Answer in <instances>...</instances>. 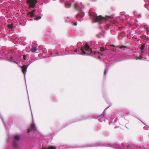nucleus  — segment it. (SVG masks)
<instances>
[{
	"label": "nucleus",
	"mask_w": 149,
	"mask_h": 149,
	"mask_svg": "<svg viewBox=\"0 0 149 149\" xmlns=\"http://www.w3.org/2000/svg\"><path fill=\"white\" fill-rule=\"evenodd\" d=\"M89 14L90 18L94 22H97L99 24H101L103 22L105 23L108 29L110 26H113V24L112 22L113 19V16H106L105 17H102L101 16H97L96 13L90 11Z\"/></svg>",
	"instance_id": "obj_1"
},
{
	"label": "nucleus",
	"mask_w": 149,
	"mask_h": 149,
	"mask_svg": "<svg viewBox=\"0 0 149 149\" xmlns=\"http://www.w3.org/2000/svg\"><path fill=\"white\" fill-rule=\"evenodd\" d=\"M74 6L75 9L80 12L77 15V19L78 21H81L83 19V17L85 15L84 13L82 11L84 6L80 2H77L75 4Z\"/></svg>",
	"instance_id": "obj_2"
},
{
	"label": "nucleus",
	"mask_w": 149,
	"mask_h": 149,
	"mask_svg": "<svg viewBox=\"0 0 149 149\" xmlns=\"http://www.w3.org/2000/svg\"><path fill=\"white\" fill-rule=\"evenodd\" d=\"M80 51L82 52L83 54L84 55H93L94 54L96 55H98L100 58V52H92V49L90 46L86 43V45L83 47H82L80 49Z\"/></svg>",
	"instance_id": "obj_3"
},
{
	"label": "nucleus",
	"mask_w": 149,
	"mask_h": 149,
	"mask_svg": "<svg viewBox=\"0 0 149 149\" xmlns=\"http://www.w3.org/2000/svg\"><path fill=\"white\" fill-rule=\"evenodd\" d=\"M19 136L18 135H15L14 137L12 146L15 149H21V147L22 145L19 142Z\"/></svg>",
	"instance_id": "obj_4"
},
{
	"label": "nucleus",
	"mask_w": 149,
	"mask_h": 149,
	"mask_svg": "<svg viewBox=\"0 0 149 149\" xmlns=\"http://www.w3.org/2000/svg\"><path fill=\"white\" fill-rule=\"evenodd\" d=\"M35 10H33L31 12H29L28 13V15L29 17H33L34 19H36L38 20L40 19L41 18L40 16H37V15L35 13Z\"/></svg>",
	"instance_id": "obj_5"
},
{
	"label": "nucleus",
	"mask_w": 149,
	"mask_h": 149,
	"mask_svg": "<svg viewBox=\"0 0 149 149\" xmlns=\"http://www.w3.org/2000/svg\"><path fill=\"white\" fill-rule=\"evenodd\" d=\"M37 2V0H28L26 1V3L30 8H34Z\"/></svg>",
	"instance_id": "obj_6"
},
{
	"label": "nucleus",
	"mask_w": 149,
	"mask_h": 149,
	"mask_svg": "<svg viewBox=\"0 0 149 149\" xmlns=\"http://www.w3.org/2000/svg\"><path fill=\"white\" fill-rule=\"evenodd\" d=\"M140 27L141 28L143 29L141 30L142 31H145L148 35H149V26L145 25L143 26L141 25Z\"/></svg>",
	"instance_id": "obj_7"
},
{
	"label": "nucleus",
	"mask_w": 149,
	"mask_h": 149,
	"mask_svg": "<svg viewBox=\"0 0 149 149\" xmlns=\"http://www.w3.org/2000/svg\"><path fill=\"white\" fill-rule=\"evenodd\" d=\"M37 131L36 127H35L34 123L33 121L31 125V127L29 128L28 130V132H31L35 133L37 132Z\"/></svg>",
	"instance_id": "obj_8"
},
{
	"label": "nucleus",
	"mask_w": 149,
	"mask_h": 149,
	"mask_svg": "<svg viewBox=\"0 0 149 149\" xmlns=\"http://www.w3.org/2000/svg\"><path fill=\"white\" fill-rule=\"evenodd\" d=\"M29 64H29L27 65H24L22 67V72L24 74L25 77L26 73V72L27 68Z\"/></svg>",
	"instance_id": "obj_9"
},
{
	"label": "nucleus",
	"mask_w": 149,
	"mask_h": 149,
	"mask_svg": "<svg viewBox=\"0 0 149 149\" xmlns=\"http://www.w3.org/2000/svg\"><path fill=\"white\" fill-rule=\"evenodd\" d=\"M62 146H59L55 147L53 146H49L46 148H43L42 149H61Z\"/></svg>",
	"instance_id": "obj_10"
},
{
	"label": "nucleus",
	"mask_w": 149,
	"mask_h": 149,
	"mask_svg": "<svg viewBox=\"0 0 149 149\" xmlns=\"http://www.w3.org/2000/svg\"><path fill=\"white\" fill-rule=\"evenodd\" d=\"M63 2L65 3L66 2V3L65 4V6L66 8H69L71 6V3L68 2L67 1H66L65 0H63Z\"/></svg>",
	"instance_id": "obj_11"
},
{
	"label": "nucleus",
	"mask_w": 149,
	"mask_h": 149,
	"mask_svg": "<svg viewBox=\"0 0 149 149\" xmlns=\"http://www.w3.org/2000/svg\"><path fill=\"white\" fill-rule=\"evenodd\" d=\"M96 47H97L99 48H100V51L101 52H102L103 51H104V49L103 48H101V47H100V45L99 44V43L98 42L96 43L95 44H94Z\"/></svg>",
	"instance_id": "obj_12"
},
{
	"label": "nucleus",
	"mask_w": 149,
	"mask_h": 149,
	"mask_svg": "<svg viewBox=\"0 0 149 149\" xmlns=\"http://www.w3.org/2000/svg\"><path fill=\"white\" fill-rule=\"evenodd\" d=\"M16 26V24L15 23H12L11 24H10V30L11 29L12 31L14 30Z\"/></svg>",
	"instance_id": "obj_13"
},
{
	"label": "nucleus",
	"mask_w": 149,
	"mask_h": 149,
	"mask_svg": "<svg viewBox=\"0 0 149 149\" xmlns=\"http://www.w3.org/2000/svg\"><path fill=\"white\" fill-rule=\"evenodd\" d=\"M59 52H58L54 51H51V56H57V54H54V53L57 54Z\"/></svg>",
	"instance_id": "obj_14"
},
{
	"label": "nucleus",
	"mask_w": 149,
	"mask_h": 149,
	"mask_svg": "<svg viewBox=\"0 0 149 149\" xmlns=\"http://www.w3.org/2000/svg\"><path fill=\"white\" fill-rule=\"evenodd\" d=\"M38 49V48L36 47H32L31 49V52L33 53H34Z\"/></svg>",
	"instance_id": "obj_15"
},
{
	"label": "nucleus",
	"mask_w": 149,
	"mask_h": 149,
	"mask_svg": "<svg viewBox=\"0 0 149 149\" xmlns=\"http://www.w3.org/2000/svg\"><path fill=\"white\" fill-rule=\"evenodd\" d=\"M104 36L101 33H99L97 35V37L99 38H102Z\"/></svg>",
	"instance_id": "obj_16"
},
{
	"label": "nucleus",
	"mask_w": 149,
	"mask_h": 149,
	"mask_svg": "<svg viewBox=\"0 0 149 149\" xmlns=\"http://www.w3.org/2000/svg\"><path fill=\"white\" fill-rule=\"evenodd\" d=\"M97 146V145L96 144H94L91 146V145H90V146H86V147H96V146Z\"/></svg>",
	"instance_id": "obj_17"
},
{
	"label": "nucleus",
	"mask_w": 149,
	"mask_h": 149,
	"mask_svg": "<svg viewBox=\"0 0 149 149\" xmlns=\"http://www.w3.org/2000/svg\"><path fill=\"white\" fill-rule=\"evenodd\" d=\"M145 39L146 40L147 42L148 43L149 42V38L148 36H146Z\"/></svg>",
	"instance_id": "obj_18"
},
{
	"label": "nucleus",
	"mask_w": 149,
	"mask_h": 149,
	"mask_svg": "<svg viewBox=\"0 0 149 149\" xmlns=\"http://www.w3.org/2000/svg\"><path fill=\"white\" fill-rule=\"evenodd\" d=\"M144 48V45H142L141 46V50H142V52H143L142 51L143 50Z\"/></svg>",
	"instance_id": "obj_19"
},
{
	"label": "nucleus",
	"mask_w": 149,
	"mask_h": 149,
	"mask_svg": "<svg viewBox=\"0 0 149 149\" xmlns=\"http://www.w3.org/2000/svg\"><path fill=\"white\" fill-rule=\"evenodd\" d=\"M14 62L17 63V64H18V65H20V62H18L16 61H14Z\"/></svg>",
	"instance_id": "obj_20"
},
{
	"label": "nucleus",
	"mask_w": 149,
	"mask_h": 149,
	"mask_svg": "<svg viewBox=\"0 0 149 149\" xmlns=\"http://www.w3.org/2000/svg\"><path fill=\"white\" fill-rule=\"evenodd\" d=\"M138 59H141L142 58V57L141 56H139L137 57Z\"/></svg>",
	"instance_id": "obj_21"
},
{
	"label": "nucleus",
	"mask_w": 149,
	"mask_h": 149,
	"mask_svg": "<svg viewBox=\"0 0 149 149\" xmlns=\"http://www.w3.org/2000/svg\"><path fill=\"white\" fill-rule=\"evenodd\" d=\"M102 115H101V116H98L97 117V119H100V118H102Z\"/></svg>",
	"instance_id": "obj_22"
},
{
	"label": "nucleus",
	"mask_w": 149,
	"mask_h": 149,
	"mask_svg": "<svg viewBox=\"0 0 149 149\" xmlns=\"http://www.w3.org/2000/svg\"><path fill=\"white\" fill-rule=\"evenodd\" d=\"M77 148V147L76 146H73V147H71V148Z\"/></svg>",
	"instance_id": "obj_23"
},
{
	"label": "nucleus",
	"mask_w": 149,
	"mask_h": 149,
	"mask_svg": "<svg viewBox=\"0 0 149 149\" xmlns=\"http://www.w3.org/2000/svg\"><path fill=\"white\" fill-rule=\"evenodd\" d=\"M78 50H79V49H78ZM74 51L75 52H79V50H78H78H77V49L76 50H74Z\"/></svg>",
	"instance_id": "obj_24"
},
{
	"label": "nucleus",
	"mask_w": 149,
	"mask_h": 149,
	"mask_svg": "<svg viewBox=\"0 0 149 149\" xmlns=\"http://www.w3.org/2000/svg\"><path fill=\"white\" fill-rule=\"evenodd\" d=\"M12 60H13L12 58L11 57H10V61H12Z\"/></svg>",
	"instance_id": "obj_25"
},
{
	"label": "nucleus",
	"mask_w": 149,
	"mask_h": 149,
	"mask_svg": "<svg viewBox=\"0 0 149 149\" xmlns=\"http://www.w3.org/2000/svg\"><path fill=\"white\" fill-rule=\"evenodd\" d=\"M35 58H34L33 59H32V61H31L32 62H33V61H34L35 60L34 59H35Z\"/></svg>",
	"instance_id": "obj_26"
},
{
	"label": "nucleus",
	"mask_w": 149,
	"mask_h": 149,
	"mask_svg": "<svg viewBox=\"0 0 149 149\" xmlns=\"http://www.w3.org/2000/svg\"><path fill=\"white\" fill-rule=\"evenodd\" d=\"M77 25V22H76L74 24V26H76Z\"/></svg>",
	"instance_id": "obj_27"
},
{
	"label": "nucleus",
	"mask_w": 149,
	"mask_h": 149,
	"mask_svg": "<svg viewBox=\"0 0 149 149\" xmlns=\"http://www.w3.org/2000/svg\"><path fill=\"white\" fill-rule=\"evenodd\" d=\"M107 74V71L106 70H105V72H104V74L106 75Z\"/></svg>",
	"instance_id": "obj_28"
},
{
	"label": "nucleus",
	"mask_w": 149,
	"mask_h": 149,
	"mask_svg": "<svg viewBox=\"0 0 149 149\" xmlns=\"http://www.w3.org/2000/svg\"><path fill=\"white\" fill-rule=\"evenodd\" d=\"M7 26L8 27V29H9V24H8V26Z\"/></svg>",
	"instance_id": "obj_29"
},
{
	"label": "nucleus",
	"mask_w": 149,
	"mask_h": 149,
	"mask_svg": "<svg viewBox=\"0 0 149 149\" xmlns=\"http://www.w3.org/2000/svg\"><path fill=\"white\" fill-rule=\"evenodd\" d=\"M141 17V15L140 14V15H139V17Z\"/></svg>",
	"instance_id": "obj_30"
},
{
	"label": "nucleus",
	"mask_w": 149,
	"mask_h": 149,
	"mask_svg": "<svg viewBox=\"0 0 149 149\" xmlns=\"http://www.w3.org/2000/svg\"><path fill=\"white\" fill-rule=\"evenodd\" d=\"M10 4H13V3H10Z\"/></svg>",
	"instance_id": "obj_31"
},
{
	"label": "nucleus",
	"mask_w": 149,
	"mask_h": 149,
	"mask_svg": "<svg viewBox=\"0 0 149 149\" xmlns=\"http://www.w3.org/2000/svg\"><path fill=\"white\" fill-rule=\"evenodd\" d=\"M10 36H11V34H10Z\"/></svg>",
	"instance_id": "obj_32"
},
{
	"label": "nucleus",
	"mask_w": 149,
	"mask_h": 149,
	"mask_svg": "<svg viewBox=\"0 0 149 149\" xmlns=\"http://www.w3.org/2000/svg\"><path fill=\"white\" fill-rule=\"evenodd\" d=\"M116 127H115V128H116Z\"/></svg>",
	"instance_id": "obj_33"
},
{
	"label": "nucleus",
	"mask_w": 149,
	"mask_h": 149,
	"mask_svg": "<svg viewBox=\"0 0 149 149\" xmlns=\"http://www.w3.org/2000/svg\"><path fill=\"white\" fill-rule=\"evenodd\" d=\"M84 119V118H83V119H82V120H83V119Z\"/></svg>",
	"instance_id": "obj_34"
}]
</instances>
